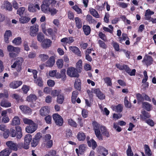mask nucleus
<instances>
[{"instance_id":"nucleus-1","label":"nucleus","mask_w":156,"mask_h":156,"mask_svg":"<svg viewBox=\"0 0 156 156\" xmlns=\"http://www.w3.org/2000/svg\"><path fill=\"white\" fill-rule=\"evenodd\" d=\"M92 125L93 126L95 134L99 140H103V136L100 130V128L101 129L102 134L104 136L107 137L109 136V134L105 127L103 126H100L99 124L95 121L93 122Z\"/></svg>"},{"instance_id":"nucleus-2","label":"nucleus","mask_w":156,"mask_h":156,"mask_svg":"<svg viewBox=\"0 0 156 156\" xmlns=\"http://www.w3.org/2000/svg\"><path fill=\"white\" fill-rule=\"evenodd\" d=\"M7 50L9 52V56L11 58H14L17 56V54L20 52V48L18 47H14L10 45L7 46Z\"/></svg>"},{"instance_id":"nucleus-3","label":"nucleus","mask_w":156,"mask_h":156,"mask_svg":"<svg viewBox=\"0 0 156 156\" xmlns=\"http://www.w3.org/2000/svg\"><path fill=\"white\" fill-rule=\"evenodd\" d=\"M28 72H31L34 75V79H36L37 77V73L36 70L35 69H28ZM34 82L37 84L39 86L42 87L43 86V82L42 81L41 78H38L37 79L34 80Z\"/></svg>"},{"instance_id":"nucleus-4","label":"nucleus","mask_w":156,"mask_h":156,"mask_svg":"<svg viewBox=\"0 0 156 156\" xmlns=\"http://www.w3.org/2000/svg\"><path fill=\"white\" fill-rule=\"evenodd\" d=\"M23 60L21 58L20 60L15 61L12 65L11 66L12 68H16L18 73L20 72L22 69V64Z\"/></svg>"},{"instance_id":"nucleus-5","label":"nucleus","mask_w":156,"mask_h":156,"mask_svg":"<svg viewBox=\"0 0 156 156\" xmlns=\"http://www.w3.org/2000/svg\"><path fill=\"white\" fill-rule=\"evenodd\" d=\"M52 118L57 125L62 126L63 123V119L58 114L55 113L53 115Z\"/></svg>"},{"instance_id":"nucleus-6","label":"nucleus","mask_w":156,"mask_h":156,"mask_svg":"<svg viewBox=\"0 0 156 156\" xmlns=\"http://www.w3.org/2000/svg\"><path fill=\"white\" fill-rule=\"evenodd\" d=\"M67 74L71 77H78L79 75L77 72V70L74 67H70L68 68Z\"/></svg>"},{"instance_id":"nucleus-7","label":"nucleus","mask_w":156,"mask_h":156,"mask_svg":"<svg viewBox=\"0 0 156 156\" xmlns=\"http://www.w3.org/2000/svg\"><path fill=\"white\" fill-rule=\"evenodd\" d=\"M32 139V136L28 134L26 135L24 138V142L23 145V147L25 149H27L29 148L30 142Z\"/></svg>"},{"instance_id":"nucleus-8","label":"nucleus","mask_w":156,"mask_h":156,"mask_svg":"<svg viewBox=\"0 0 156 156\" xmlns=\"http://www.w3.org/2000/svg\"><path fill=\"white\" fill-rule=\"evenodd\" d=\"M39 31V26L37 24H35L30 26L29 34L32 37H35Z\"/></svg>"},{"instance_id":"nucleus-9","label":"nucleus","mask_w":156,"mask_h":156,"mask_svg":"<svg viewBox=\"0 0 156 156\" xmlns=\"http://www.w3.org/2000/svg\"><path fill=\"white\" fill-rule=\"evenodd\" d=\"M37 128V125L34 122L27 126L26 128V130L27 133H31L36 131Z\"/></svg>"},{"instance_id":"nucleus-10","label":"nucleus","mask_w":156,"mask_h":156,"mask_svg":"<svg viewBox=\"0 0 156 156\" xmlns=\"http://www.w3.org/2000/svg\"><path fill=\"white\" fill-rule=\"evenodd\" d=\"M52 44V41L49 39H45L41 43V46L44 49H47L50 47Z\"/></svg>"},{"instance_id":"nucleus-11","label":"nucleus","mask_w":156,"mask_h":156,"mask_svg":"<svg viewBox=\"0 0 156 156\" xmlns=\"http://www.w3.org/2000/svg\"><path fill=\"white\" fill-rule=\"evenodd\" d=\"M22 84V82L20 80H14L9 84V87L12 89H16Z\"/></svg>"},{"instance_id":"nucleus-12","label":"nucleus","mask_w":156,"mask_h":156,"mask_svg":"<svg viewBox=\"0 0 156 156\" xmlns=\"http://www.w3.org/2000/svg\"><path fill=\"white\" fill-rule=\"evenodd\" d=\"M91 92L95 94L100 99H103L105 98V96L98 89H92Z\"/></svg>"},{"instance_id":"nucleus-13","label":"nucleus","mask_w":156,"mask_h":156,"mask_svg":"<svg viewBox=\"0 0 156 156\" xmlns=\"http://www.w3.org/2000/svg\"><path fill=\"white\" fill-rule=\"evenodd\" d=\"M153 61V59L151 56L146 55L144 57L142 62L147 66L151 65Z\"/></svg>"},{"instance_id":"nucleus-14","label":"nucleus","mask_w":156,"mask_h":156,"mask_svg":"<svg viewBox=\"0 0 156 156\" xmlns=\"http://www.w3.org/2000/svg\"><path fill=\"white\" fill-rule=\"evenodd\" d=\"M50 109L47 106L42 107L40 110V114L42 116H45L49 113Z\"/></svg>"},{"instance_id":"nucleus-15","label":"nucleus","mask_w":156,"mask_h":156,"mask_svg":"<svg viewBox=\"0 0 156 156\" xmlns=\"http://www.w3.org/2000/svg\"><path fill=\"white\" fill-rule=\"evenodd\" d=\"M40 9V7L38 4L35 5L30 4L28 7V10L30 12H35Z\"/></svg>"},{"instance_id":"nucleus-16","label":"nucleus","mask_w":156,"mask_h":156,"mask_svg":"<svg viewBox=\"0 0 156 156\" xmlns=\"http://www.w3.org/2000/svg\"><path fill=\"white\" fill-rule=\"evenodd\" d=\"M19 108L21 111L25 114H30L31 113L32 111L31 109L26 105H20V106Z\"/></svg>"},{"instance_id":"nucleus-17","label":"nucleus","mask_w":156,"mask_h":156,"mask_svg":"<svg viewBox=\"0 0 156 156\" xmlns=\"http://www.w3.org/2000/svg\"><path fill=\"white\" fill-rule=\"evenodd\" d=\"M74 41L73 37H64L61 40V41L66 44H70L73 43Z\"/></svg>"},{"instance_id":"nucleus-18","label":"nucleus","mask_w":156,"mask_h":156,"mask_svg":"<svg viewBox=\"0 0 156 156\" xmlns=\"http://www.w3.org/2000/svg\"><path fill=\"white\" fill-rule=\"evenodd\" d=\"M55 63V58L54 56L50 57L45 63V66L51 67L53 66Z\"/></svg>"},{"instance_id":"nucleus-19","label":"nucleus","mask_w":156,"mask_h":156,"mask_svg":"<svg viewBox=\"0 0 156 156\" xmlns=\"http://www.w3.org/2000/svg\"><path fill=\"white\" fill-rule=\"evenodd\" d=\"M6 144L11 149L15 151L17 150V146L16 144L12 141H8L6 143Z\"/></svg>"},{"instance_id":"nucleus-20","label":"nucleus","mask_w":156,"mask_h":156,"mask_svg":"<svg viewBox=\"0 0 156 156\" xmlns=\"http://www.w3.org/2000/svg\"><path fill=\"white\" fill-rule=\"evenodd\" d=\"M69 50L74 53L78 56H81V52L79 49L76 46H70L69 48Z\"/></svg>"},{"instance_id":"nucleus-21","label":"nucleus","mask_w":156,"mask_h":156,"mask_svg":"<svg viewBox=\"0 0 156 156\" xmlns=\"http://www.w3.org/2000/svg\"><path fill=\"white\" fill-rule=\"evenodd\" d=\"M143 108L146 110L150 111L152 109L151 105L147 102H144L142 103Z\"/></svg>"},{"instance_id":"nucleus-22","label":"nucleus","mask_w":156,"mask_h":156,"mask_svg":"<svg viewBox=\"0 0 156 156\" xmlns=\"http://www.w3.org/2000/svg\"><path fill=\"white\" fill-rule=\"evenodd\" d=\"M11 151L9 148H6L0 152V156H9Z\"/></svg>"},{"instance_id":"nucleus-23","label":"nucleus","mask_w":156,"mask_h":156,"mask_svg":"<svg viewBox=\"0 0 156 156\" xmlns=\"http://www.w3.org/2000/svg\"><path fill=\"white\" fill-rule=\"evenodd\" d=\"M75 21L76 27L78 29L82 27V22L81 19L78 17L75 18Z\"/></svg>"},{"instance_id":"nucleus-24","label":"nucleus","mask_w":156,"mask_h":156,"mask_svg":"<svg viewBox=\"0 0 156 156\" xmlns=\"http://www.w3.org/2000/svg\"><path fill=\"white\" fill-rule=\"evenodd\" d=\"M154 12L151 11L149 9L146 10L145 14V19L147 20H150L151 18V15L154 14Z\"/></svg>"},{"instance_id":"nucleus-25","label":"nucleus","mask_w":156,"mask_h":156,"mask_svg":"<svg viewBox=\"0 0 156 156\" xmlns=\"http://www.w3.org/2000/svg\"><path fill=\"white\" fill-rule=\"evenodd\" d=\"M89 147H92V148L94 149L97 146V144L96 141L93 139H91L90 141H88L87 143Z\"/></svg>"},{"instance_id":"nucleus-26","label":"nucleus","mask_w":156,"mask_h":156,"mask_svg":"<svg viewBox=\"0 0 156 156\" xmlns=\"http://www.w3.org/2000/svg\"><path fill=\"white\" fill-rule=\"evenodd\" d=\"M0 105L2 107L8 108L11 106V104L7 100L3 99L1 101Z\"/></svg>"},{"instance_id":"nucleus-27","label":"nucleus","mask_w":156,"mask_h":156,"mask_svg":"<svg viewBox=\"0 0 156 156\" xmlns=\"http://www.w3.org/2000/svg\"><path fill=\"white\" fill-rule=\"evenodd\" d=\"M111 108L113 111L117 112H121L123 109L122 105L120 104L116 106H112Z\"/></svg>"},{"instance_id":"nucleus-28","label":"nucleus","mask_w":156,"mask_h":156,"mask_svg":"<svg viewBox=\"0 0 156 156\" xmlns=\"http://www.w3.org/2000/svg\"><path fill=\"white\" fill-rule=\"evenodd\" d=\"M20 124V120L18 117L15 116L12 120L11 125L13 126L19 125Z\"/></svg>"},{"instance_id":"nucleus-29","label":"nucleus","mask_w":156,"mask_h":156,"mask_svg":"<svg viewBox=\"0 0 156 156\" xmlns=\"http://www.w3.org/2000/svg\"><path fill=\"white\" fill-rule=\"evenodd\" d=\"M142 113V115H140V119L143 121H144L147 118H149L151 117L149 113L145 111H143Z\"/></svg>"},{"instance_id":"nucleus-30","label":"nucleus","mask_w":156,"mask_h":156,"mask_svg":"<svg viewBox=\"0 0 156 156\" xmlns=\"http://www.w3.org/2000/svg\"><path fill=\"white\" fill-rule=\"evenodd\" d=\"M49 5L45 3H44L41 6V9L42 11L44 13H46L49 12L50 8Z\"/></svg>"},{"instance_id":"nucleus-31","label":"nucleus","mask_w":156,"mask_h":156,"mask_svg":"<svg viewBox=\"0 0 156 156\" xmlns=\"http://www.w3.org/2000/svg\"><path fill=\"white\" fill-rule=\"evenodd\" d=\"M30 19V18L28 16H22L19 19V21L22 23H27Z\"/></svg>"},{"instance_id":"nucleus-32","label":"nucleus","mask_w":156,"mask_h":156,"mask_svg":"<svg viewBox=\"0 0 156 156\" xmlns=\"http://www.w3.org/2000/svg\"><path fill=\"white\" fill-rule=\"evenodd\" d=\"M77 137L79 140L83 141L85 139L86 136L83 133L80 132L78 133Z\"/></svg>"},{"instance_id":"nucleus-33","label":"nucleus","mask_w":156,"mask_h":156,"mask_svg":"<svg viewBox=\"0 0 156 156\" xmlns=\"http://www.w3.org/2000/svg\"><path fill=\"white\" fill-rule=\"evenodd\" d=\"M37 98V97L35 95L30 94L27 97L26 100L28 102H30L35 101Z\"/></svg>"},{"instance_id":"nucleus-34","label":"nucleus","mask_w":156,"mask_h":156,"mask_svg":"<svg viewBox=\"0 0 156 156\" xmlns=\"http://www.w3.org/2000/svg\"><path fill=\"white\" fill-rule=\"evenodd\" d=\"M145 154L146 156H151V152L149 146L146 144L144 145Z\"/></svg>"},{"instance_id":"nucleus-35","label":"nucleus","mask_w":156,"mask_h":156,"mask_svg":"<svg viewBox=\"0 0 156 156\" xmlns=\"http://www.w3.org/2000/svg\"><path fill=\"white\" fill-rule=\"evenodd\" d=\"M78 94V92L76 91H74L72 92L71 97V100L73 103H75L76 101V99Z\"/></svg>"},{"instance_id":"nucleus-36","label":"nucleus","mask_w":156,"mask_h":156,"mask_svg":"<svg viewBox=\"0 0 156 156\" xmlns=\"http://www.w3.org/2000/svg\"><path fill=\"white\" fill-rule=\"evenodd\" d=\"M89 11L90 14L94 17L97 18H100L99 15L95 9L93 8H90Z\"/></svg>"},{"instance_id":"nucleus-37","label":"nucleus","mask_w":156,"mask_h":156,"mask_svg":"<svg viewBox=\"0 0 156 156\" xmlns=\"http://www.w3.org/2000/svg\"><path fill=\"white\" fill-rule=\"evenodd\" d=\"M16 129L17 132L16 137L17 139H20L22 136L21 128L19 126L16 127Z\"/></svg>"},{"instance_id":"nucleus-38","label":"nucleus","mask_w":156,"mask_h":156,"mask_svg":"<svg viewBox=\"0 0 156 156\" xmlns=\"http://www.w3.org/2000/svg\"><path fill=\"white\" fill-rule=\"evenodd\" d=\"M81 84L80 80L78 79H76L74 84L75 88L77 90H80L81 89Z\"/></svg>"},{"instance_id":"nucleus-39","label":"nucleus","mask_w":156,"mask_h":156,"mask_svg":"<svg viewBox=\"0 0 156 156\" xmlns=\"http://www.w3.org/2000/svg\"><path fill=\"white\" fill-rule=\"evenodd\" d=\"M83 29L85 34L87 35H89L90 32V28L88 26L84 25L83 27Z\"/></svg>"},{"instance_id":"nucleus-40","label":"nucleus","mask_w":156,"mask_h":156,"mask_svg":"<svg viewBox=\"0 0 156 156\" xmlns=\"http://www.w3.org/2000/svg\"><path fill=\"white\" fill-rule=\"evenodd\" d=\"M12 97L15 99L18 102H23V100L22 98L17 94H14L12 95Z\"/></svg>"},{"instance_id":"nucleus-41","label":"nucleus","mask_w":156,"mask_h":156,"mask_svg":"<svg viewBox=\"0 0 156 156\" xmlns=\"http://www.w3.org/2000/svg\"><path fill=\"white\" fill-rule=\"evenodd\" d=\"M37 41L40 42H42L44 38V35L41 32H39L37 35Z\"/></svg>"},{"instance_id":"nucleus-42","label":"nucleus","mask_w":156,"mask_h":156,"mask_svg":"<svg viewBox=\"0 0 156 156\" xmlns=\"http://www.w3.org/2000/svg\"><path fill=\"white\" fill-rule=\"evenodd\" d=\"M22 42L21 37H19L15 38L12 41V43L16 45H20Z\"/></svg>"},{"instance_id":"nucleus-43","label":"nucleus","mask_w":156,"mask_h":156,"mask_svg":"<svg viewBox=\"0 0 156 156\" xmlns=\"http://www.w3.org/2000/svg\"><path fill=\"white\" fill-rule=\"evenodd\" d=\"M125 71L130 76H133L135 75L136 70L135 69H133L132 70H131L129 67L127 66V69H126Z\"/></svg>"},{"instance_id":"nucleus-44","label":"nucleus","mask_w":156,"mask_h":156,"mask_svg":"<svg viewBox=\"0 0 156 156\" xmlns=\"http://www.w3.org/2000/svg\"><path fill=\"white\" fill-rule=\"evenodd\" d=\"M43 33L46 35L48 36L53 34V31L52 29L50 28H49L46 29Z\"/></svg>"},{"instance_id":"nucleus-45","label":"nucleus","mask_w":156,"mask_h":156,"mask_svg":"<svg viewBox=\"0 0 156 156\" xmlns=\"http://www.w3.org/2000/svg\"><path fill=\"white\" fill-rule=\"evenodd\" d=\"M4 8L7 10L11 11L12 10V5L9 2H5L4 4Z\"/></svg>"},{"instance_id":"nucleus-46","label":"nucleus","mask_w":156,"mask_h":156,"mask_svg":"<svg viewBox=\"0 0 156 156\" xmlns=\"http://www.w3.org/2000/svg\"><path fill=\"white\" fill-rule=\"evenodd\" d=\"M56 65L58 68H62L63 65V61L62 59H58L56 62Z\"/></svg>"},{"instance_id":"nucleus-47","label":"nucleus","mask_w":156,"mask_h":156,"mask_svg":"<svg viewBox=\"0 0 156 156\" xmlns=\"http://www.w3.org/2000/svg\"><path fill=\"white\" fill-rule=\"evenodd\" d=\"M25 10V8L21 7L17 11V13L20 16H23V13Z\"/></svg>"},{"instance_id":"nucleus-48","label":"nucleus","mask_w":156,"mask_h":156,"mask_svg":"<svg viewBox=\"0 0 156 156\" xmlns=\"http://www.w3.org/2000/svg\"><path fill=\"white\" fill-rule=\"evenodd\" d=\"M39 57L40 59L42 61L44 62L49 58V56L46 54H41L39 55Z\"/></svg>"},{"instance_id":"nucleus-49","label":"nucleus","mask_w":156,"mask_h":156,"mask_svg":"<svg viewBox=\"0 0 156 156\" xmlns=\"http://www.w3.org/2000/svg\"><path fill=\"white\" fill-rule=\"evenodd\" d=\"M64 100V96L63 95H59L57 97V101L59 104H62Z\"/></svg>"},{"instance_id":"nucleus-50","label":"nucleus","mask_w":156,"mask_h":156,"mask_svg":"<svg viewBox=\"0 0 156 156\" xmlns=\"http://www.w3.org/2000/svg\"><path fill=\"white\" fill-rule=\"evenodd\" d=\"M103 80L105 83L107 84L108 86H112V80L110 77H106L103 78Z\"/></svg>"},{"instance_id":"nucleus-51","label":"nucleus","mask_w":156,"mask_h":156,"mask_svg":"<svg viewBox=\"0 0 156 156\" xmlns=\"http://www.w3.org/2000/svg\"><path fill=\"white\" fill-rule=\"evenodd\" d=\"M98 43L99 45V47L103 49H105L107 48V46L105 43L103 41L101 40H99L98 41Z\"/></svg>"},{"instance_id":"nucleus-52","label":"nucleus","mask_w":156,"mask_h":156,"mask_svg":"<svg viewBox=\"0 0 156 156\" xmlns=\"http://www.w3.org/2000/svg\"><path fill=\"white\" fill-rule=\"evenodd\" d=\"M61 92V90H53L52 91L51 94L53 97H55L56 96H58Z\"/></svg>"},{"instance_id":"nucleus-53","label":"nucleus","mask_w":156,"mask_h":156,"mask_svg":"<svg viewBox=\"0 0 156 156\" xmlns=\"http://www.w3.org/2000/svg\"><path fill=\"white\" fill-rule=\"evenodd\" d=\"M82 61L80 59L77 62L76 65V69L78 70H80L82 69Z\"/></svg>"},{"instance_id":"nucleus-54","label":"nucleus","mask_w":156,"mask_h":156,"mask_svg":"<svg viewBox=\"0 0 156 156\" xmlns=\"http://www.w3.org/2000/svg\"><path fill=\"white\" fill-rule=\"evenodd\" d=\"M68 123L71 126L76 127L77 126L76 123L71 119L68 120Z\"/></svg>"},{"instance_id":"nucleus-55","label":"nucleus","mask_w":156,"mask_h":156,"mask_svg":"<svg viewBox=\"0 0 156 156\" xmlns=\"http://www.w3.org/2000/svg\"><path fill=\"white\" fill-rule=\"evenodd\" d=\"M116 66L120 70H124L125 71H126V69H127L128 66L126 65H122L119 64H117L116 65Z\"/></svg>"},{"instance_id":"nucleus-56","label":"nucleus","mask_w":156,"mask_h":156,"mask_svg":"<svg viewBox=\"0 0 156 156\" xmlns=\"http://www.w3.org/2000/svg\"><path fill=\"white\" fill-rule=\"evenodd\" d=\"M86 20L89 23H94L95 21L94 19H93L92 16L89 15H87L86 17Z\"/></svg>"},{"instance_id":"nucleus-57","label":"nucleus","mask_w":156,"mask_h":156,"mask_svg":"<svg viewBox=\"0 0 156 156\" xmlns=\"http://www.w3.org/2000/svg\"><path fill=\"white\" fill-rule=\"evenodd\" d=\"M23 121L25 124H28L29 125L33 123L34 122L30 119L27 118H24L23 119Z\"/></svg>"},{"instance_id":"nucleus-58","label":"nucleus","mask_w":156,"mask_h":156,"mask_svg":"<svg viewBox=\"0 0 156 156\" xmlns=\"http://www.w3.org/2000/svg\"><path fill=\"white\" fill-rule=\"evenodd\" d=\"M100 149L102 154L104 156H106L108 154V150L105 148L101 147L100 148Z\"/></svg>"},{"instance_id":"nucleus-59","label":"nucleus","mask_w":156,"mask_h":156,"mask_svg":"<svg viewBox=\"0 0 156 156\" xmlns=\"http://www.w3.org/2000/svg\"><path fill=\"white\" fill-rule=\"evenodd\" d=\"M66 70L64 69H63L61 71V73L60 74H61L62 79L63 80H65L66 78Z\"/></svg>"},{"instance_id":"nucleus-60","label":"nucleus","mask_w":156,"mask_h":156,"mask_svg":"<svg viewBox=\"0 0 156 156\" xmlns=\"http://www.w3.org/2000/svg\"><path fill=\"white\" fill-rule=\"evenodd\" d=\"M29 90L30 87L26 85H23L22 88V90L25 94H27Z\"/></svg>"},{"instance_id":"nucleus-61","label":"nucleus","mask_w":156,"mask_h":156,"mask_svg":"<svg viewBox=\"0 0 156 156\" xmlns=\"http://www.w3.org/2000/svg\"><path fill=\"white\" fill-rule=\"evenodd\" d=\"M9 131L8 129L4 131L3 134L2 133H0V135L2 136H3L5 138H7L9 136Z\"/></svg>"},{"instance_id":"nucleus-62","label":"nucleus","mask_w":156,"mask_h":156,"mask_svg":"<svg viewBox=\"0 0 156 156\" xmlns=\"http://www.w3.org/2000/svg\"><path fill=\"white\" fill-rule=\"evenodd\" d=\"M112 44L116 51H119V46L118 43L115 42L113 41Z\"/></svg>"},{"instance_id":"nucleus-63","label":"nucleus","mask_w":156,"mask_h":156,"mask_svg":"<svg viewBox=\"0 0 156 156\" xmlns=\"http://www.w3.org/2000/svg\"><path fill=\"white\" fill-rule=\"evenodd\" d=\"M126 153L128 156H133V154L132 151L131 146L130 145L128 146Z\"/></svg>"},{"instance_id":"nucleus-64","label":"nucleus","mask_w":156,"mask_h":156,"mask_svg":"<svg viewBox=\"0 0 156 156\" xmlns=\"http://www.w3.org/2000/svg\"><path fill=\"white\" fill-rule=\"evenodd\" d=\"M37 55L36 53L34 51H31L29 53L28 57L30 58H35Z\"/></svg>"}]
</instances>
